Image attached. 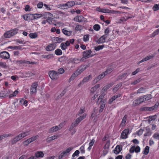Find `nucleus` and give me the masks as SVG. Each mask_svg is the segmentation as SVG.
Segmentation results:
<instances>
[{
    "label": "nucleus",
    "mask_w": 159,
    "mask_h": 159,
    "mask_svg": "<svg viewBox=\"0 0 159 159\" xmlns=\"http://www.w3.org/2000/svg\"><path fill=\"white\" fill-rule=\"evenodd\" d=\"M18 30L16 28H15L13 30L8 31L5 32L3 35L4 37L6 38H8L11 37L15 34L18 32Z\"/></svg>",
    "instance_id": "f257e3e1"
},
{
    "label": "nucleus",
    "mask_w": 159,
    "mask_h": 159,
    "mask_svg": "<svg viewBox=\"0 0 159 159\" xmlns=\"http://www.w3.org/2000/svg\"><path fill=\"white\" fill-rule=\"evenodd\" d=\"M38 86L37 82H35L32 83L30 89V93L31 95H35L37 92Z\"/></svg>",
    "instance_id": "f03ea898"
},
{
    "label": "nucleus",
    "mask_w": 159,
    "mask_h": 159,
    "mask_svg": "<svg viewBox=\"0 0 159 159\" xmlns=\"http://www.w3.org/2000/svg\"><path fill=\"white\" fill-rule=\"evenodd\" d=\"M73 149L72 147H70L67 148L66 150L61 152L58 156V159H61L64 157H66L68 155V153Z\"/></svg>",
    "instance_id": "7ed1b4c3"
},
{
    "label": "nucleus",
    "mask_w": 159,
    "mask_h": 159,
    "mask_svg": "<svg viewBox=\"0 0 159 159\" xmlns=\"http://www.w3.org/2000/svg\"><path fill=\"white\" fill-rule=\"evenodd\" d=\"M38 136H33L24 141L23 144L25 146H27L30 143L36 140L38 138Z\"/></svg>",
    "instance_id": "20e7f679"
},
{
    "label": "nucleus",
    "mask_w": 159,
    "mask_h": 159,
    "mask_svg": "<svg viewBox=\"0 0 159 159\" xmlns=\"http://www.w3.org/2000/svg\"><path fill=\"white\" fill-rule=\"evenodd\" d=\"M49 75L52 80H56L58 78V73L54 70L49 72Z\"/></svg>",
    "instance_id": "39448f33"
},
{
    "label": "nucleus",
    "mask_w": 159,
    "mask_h": 159,
    "mask_svg": "<svg viewBox=\"0 0 159 159\" xmlns=\"http://www.w3.org/2000/svg\"><path fill=\"white\" fill-rule=\"evenodd\" d=\"M101 12L104 13H112L113 14H117L119 13L120 14L121 13H122V12H120L119 11H116L114 10H111L108 9H101Z\"/></svg>",
    "instance_id": "423d86ee"
},
{
    "label": "nucleus",
    "mask_w": 159,
    "mask_h": 159,
    "mask_svg": "<svg viewBox=\"0 0 159 159\" xmlns=\"http://www.w3.org/2000/svg\"><path fill=\"white\" fill-rule=\"evenodd\" d=\"M130 133L129 129H124L121 134V137L122 139H125L128 137V134Z\"/></svg>",
    "instance_id": "0eeeda50"
},
{
    "label": "nucleus",
    "mask_w": 159,
    "mask_h": 159,
    "mask_svg": "<svg viewBox=\"0 0 159 159\" xmlns=\"http://www.w3.org/2000/svg\"><path fill=\"white\" fill-rule=\"evenodd\" d=\"M0 57L3 59H8L10 58V55L7 52L3 51L0 53Z\"/></svg>",
    "instance_id": "6e6552de"
},
{
    "label": "nucleus",
    "mask_w": 159,
    "mask_h": 159,
    "mask_svg": "<svg viewBox=\"0 0 159 159\" xmlns=\"http://www.w3.org/2000/svg\"><path fill=\"white\" fill-rule=\"evenodd\" d=\"M8 94H9V97L10 98L16 96L18 93V91L17 90H16L14 92H12L11 90H9L7 92Z\"/></svg>",
    "instance_id": "1a4fd4ad"
},
{
    "label": "nucleus",
    "mask_w": 159,
    "mask_h": 159,
    "mask_svg": "<svg viewBox=\"0 0 159 159\" xmlns=\"http://www.w3.org/2000/svg\"><path fill=\"white\" fill-rule=\"evenodd\" d=\"M144 101V99L143 96H142L139 97L137 99L135 100L133 102L135 105H137L141 104Z\"/></svg>",
    "instance_id": "9d476101"
},
{
    "label": "nucleus",
    "mask_w": 159,
    "mask_h": 159,
    "mask_svg": "<svg viewBox=\"0 0 159 159\" xmlns=\"http://www.w3.org/2000/svg\"><path fill=\"white\" fill-rule=\"evenodd\" d=\"M70 45L69 41H67L65 43H62L61 44L60 47L62 50H65L67 48V47Z\"/></svg>",
    "instance_id": "9b49d317"
},
{
    "label": "nucleus",
    "mask_w": 159,
    "mask_h": 159,
    "mask_svg": "<svg viewBox=\"0 0 159 159\" xmlns=\"http://www.w3.org/2000/svg\"><path fill=\"white\" fill-rule=\"evenodd\" d=\"M30 134V131H25L24 132H23L19 134H18V135L19 137L20 138V139L21 140L23 138H25L28 135Z\"/></svg>",
    "instance_id": "f8f14e48"
},
{
    "label": "nucleus",
    "mask_w": 159,
    "mask_h": 159,
    "mask_svg": "<svg viewBox=\"0 0 159 159\" xmlns=\"http://www.w3.org/2000/svg\"><path fill=\"white\" fill-rule=\"evenodd\" d=\"M155 55V54H154L147 56L146 57L144 58L142 60H141V61H140L139 62H138V64H139L140 63L143 62L148 61L150 59L153 58V57H154Z\"/></svg>",
    "instance_id": "ddd939ff"
},
{
    "label": "nucleus",
    "mask_w": 159,
    "mask_h": 159,
    "mask_svg": "<svg viewBox=\"0 0 159 159\" xmlns=\"http://www.w3.org/2000/svg\"><path fill=\"white\" fill-rule=\"evenodd\" d=\"M92 51L91 50H86L83 53V57L85 59L89 58L90 57V54Z\"/></svg>",
    "instance_id": "4468645a"
},
{
    "label": "nucleus",
    "mask_w": 159,
    "mask_h": 159,
    "mask_svg": "<svg viewBox=\"0 0 159 159\" xmlns=\"http://www.w3.org/2000/svg\"><path fill=\"white\" fill-rule=\"evenodd\" d=\"M56 48L54 44H51L47 46L46 48V50L48 51H51L53 50Z\"/></svg>",
    "instance_id": "2eb2a0df"
},
{
    "label": "nucleus",
    "mask_w": 159,
    "mask_h": 159,
    "mask_svg": "<svg viewBox=\"0 0 159 159\" xmlns=\"http://www.w3.org/2000/svg\"><path fill=\"white\" fill-rule=\"evenodd\" d=\"M84 18L83 16H80L75 17L74 18V20L76 22H81L83 21Z\"/></svg>",
    "instance_id": "dca6fc26"
},
{
    "label": "nucleus",
    "mask_w": 159,
    "mask_h": 159,
    "mask_svg": "<svg viewBox=\"0 0 159 159\" xmlns=\"http://www.w3.org/2000/svg\"><path fill=\"white\" fill-rule=\"evenodd\" d=\"M35 156L37 158H42L44 156V153L42 151H38L35 153Z\"/></svg>",
    "instance_id": "f3484780"
},
{
    "label": "nucleus",
    "mask_w": 159,
    "mask_h": 159,
    "mask_svg": "<svg viewBox=\"0 0 159 159\" xmlns=\"http://www.w3.org/2000/svg\"><path fill=\"white\" fill-rule=\"evenodd\" d=\"M106 35H104L102 36L98 40V43H101L105 42V40L106 38Z\"/></svg>",
    "instance_id": "a211bd4d"
},
{
    "label": "nucleus",
    "mask_w": 159,
    "mask_h": 159,
    "mask_svg": "<svg viewBox=\"0 0 159 159\" xmlns=\"http://www.w3.org/2000/svg\"><path fill=\"white\" fill-rule=\"evenodd\" d=\"M86 68L85 66H80L76 71L78 74H80L82 72L84 71Z\"/></svg>",
    "instance_id": "6ab92c4d"
},
{
    "label": "nucleus",
    "mask_w": 159,
    "mask_h": 159,
    "mask_svg": "<svg viewBox=\"0 0 159 159\" xmlns=\"http://www.w3.org/2000/svg\"><path fill=\"white\" fill-rule=\"evenodd\" d=\"M121 150V148L118 145H117L114 150V153L116 154H118Z\"/></svg>",
    "instance_id": "aec40b11"
},
{
    "label": "nucleus",
    "mask_w": 159,
    "mask_h": 159,
    "mask_svg": "<svg viewBox=\"0 0 159 159\" xmlns=\"http://www.w3.org/2000/svg\"><path fill=\"white\" fill-rule=\"evenodd\" d=\"M62 33L65 34V35L67 36H70L72 33V31H67L66 30V29L64 28L62 30Z\"/></svg>",
    "instance_id": "412c9836"
},
{
    "label": "nucleus",
    "mask_w": 159,
    "mask_h": 159,
    "mask_svg": "<svg viewBox=\"0 0 159 159\" xmlns=\"http://www.w3.org/2000/svg\"><path fill=\"white\" fill-rule=\"evenodd\" d=\"M100 87V85L99 84L96 85L94 87L91 88L90 89L91 92L92 93H94Z\"/></svg>",
    "instance_id": "4be33fe9"
},
{
    "label": "nucleus",
    "mask_w": 159,
    "mask_h": 159,
    "mask_svg": "<svg viewBox=\"0 0 159 159\" xmlns=\"http://www.w3.org/2000/svg\"><path fill=\"white\" fill-rule=\"evenodd\" d=\"M59 137L58 135H53L47 138V140L48 142H50L52 140L57 139Z\"/></svg>",
    "instance_id": "5701e85b"
},
{
    "label": "nucleus",
    "mask_w": 159,
    "mask_h": 159,
    "mask_svg": "<svg viewBox=\"0 0 159 159\" xmlns=\"http://www.w3.org/2000/svg\"><path fill=\"white\" fill-rule=\"evenodd\" d=\"M121 96L120 94H119L117 95H115L112 97L109 100V102L110 104H111L113 101L116 100L117 98L120 97Z\"/></svg>",
    "instance_id": "b1692460"
},
{
    "label": "nucleus",
    "mask_w": 159,
    "mask_h": 159,
    "mask_svg": "<svg viewBox=\"0 0 159 159\" xmlns=\"http://www.w3.org/2000/svg\"><path fill=\"white\" fill-rule=\"evenodd\" d=\"M63 38H59L57 37H55L54 39V41L55 43H60L63 41L65 40Z\"/></svg>",
    "instance_id": "393cba45"
},
{
    "label": "nucleus",
    "mask_w": 159,
    "mask_h": 159,
    "mask_svg": "<svg viewBox=\"0 0 159 159\" xmlns=\"http://www.w3.org/2000/svg\"><path fill=\"white\" fill-rule=\"evenodd\" d=\"M9 48L13 49V50H23L24 48H22L21 46H10L9 47Z\"/></svg>",
    "instance_id": "a878e982"
},
{
    "label": "nucleus",
    "mask_w": 159,
    "mask_h": 159,
    "mask_svg": "<svg viewBox=\"0 0 159 159\" xmlns=\"http://www.w3.org/2000/svg\"><path fill=\"white\" fill-rule=\"evenodd\" d=\"M31 14H26L23 16V18L25 20H30V18L32 17Z\"/></svg>",
    "instance_id": "bb28decb"
},
{
    "label": "nucleus",
    "mask_w": 159,
    "mask_h": 159,
    "mask_svg": "<svg viewBox=\"0 0 159 159\" xmlns=\"http://www.w3.org/2000/svg\"><path fill=\"white\" fill-rule=\"evenodd\" d=\"M18 135H17L11 141V143L12 144L16 143L17 142L21 140Z\"/></svg>",
    "instance_id": "cd10ccee"
},
{
    "label": "nucleus",
    "mask_w": 159,
    "mask_h": 159,
    "mask_svg": "<svg viewBox=\"0 0 159 159\" xmlns=\"http://www.w3.org/2000/svg\"><path fill=\"white\" fill-rule=\"evenodd\" d=\"M66 3L68 8H71L75 4V2L72 1L68 2Z\"/></svg>",
    "instance_id": "c85d7f7f"
},
{
    "label": "nucleus",
    "mask_w": 159,
    "mask_h": 159,
    "mask_svg": "<svg viewBox=\"0 0 159 159\" xmlns=\"http://www.w3.org/2000/svg\"><path fill=\"white\" fill-rule=\"evenodd\" d=\"M143 98L144 99V101H148L149 100L152 99V97L151 94H147L144 95L143 96Z\"/></svg>",
    "instance_id": "c756f323"
},
{
    "label": "nucleus",
    "mask_w": 159,
    "mask_h": 159,
    "mask_svg": "<svg viewBox=\"0 0 159 159\" xmlns=\"http://www.w3.org/2000/svg\"><path fill=\"white\" fill-rule=\"evenodd\" d=\"M12 136V134H5L0 135V141L6 138Z\"/></svg>",
    "instance_id": "7c9ffc66"
},
{
    "label": "nucleus",
    "mask_w": 159,
    "mask_h": 159,
    "mask_svg": "<svg viewBox=\"0 0 159 159\" xmlns=\"http://www.w3.org/2000/svg\"><path fill=\"white\" fill-rule=\"evenodd\" d=\"M80 60L77 58H71L70 61L73 63L77 64L80 62Z\"/></svg>",
    "instance_id": "2f4dec72"
},
{
    "label": "nucleus",
    "mask_w": 159,
    "mask_h": 159,
    "mask_svg": "<svg viewBox=\"0 0 159 159\" xmlns=\"http://www.w3.org/2000/svg\"><path fill=\"white\" fill-rule=\"evenodd\" d=\"M32 15V17L33 18V19H35L42 16V15L41 14H31Z\"/></svg>",
    "instance_id": "473e14b6"
},
{
    "label": "nucleus",
    "mask_w": 159,
    "mask_h": 159,
    "mask_svg": "<svg viewBox=\"0 0 159 159\" xmlns=\"http://www.w3.org/2000/svg\"><path fill=\"white\" fill-rule=\"evenodd\" d=\"M58 130H59V129L58 126H56L51 128L50 129L49 131L50 132H54L57 131Z\"/></svg>",
    "instance_id": "72a5a7b5"
},
{
    "label": "nucleus",
    "mask_w": 159,
    "mask_h": 159,
    "mask_svg": "<svg viewBox=\"0 0 159 159\" xmlns=\"http://www.w3.org/2000/svg\"><path fill=\"white\" fill-rule=\"evenodd\" d=\"M81 121L78 118H77L75 121V123H73L72 125V127H75L78 125V124Z\"/></svg>",
    "instance_id": "f704fd0d"
},
{
    "label": "nucleus",
    "mask_w": 159,
    "mask_h": 159,
    "mask_svg": "<svg viewBox=\"0 0 159 159\" xmlns=\"http://www.w3.org/2000/svg\"><path fill=\"white\" fill-rule=\"evenodd\" d=\"M53 57L52 54H49L48 55H42V57L43 58H46L47 59L52 58Z\"/></svg>",
    "instance_id": "c9c22d12"
},
{
    "label": "nucleus",
    "mask_w": 159,
    "mask_h": 159,
    "mask_svg": "<svg viewBox=\"0 0 159 159\" xmlns=\"http://www.w3.org/2000/svg\"><path fill=\"white\" fill-rule=\"evenodd\" d=\"M8 93L5 91H2L0 92V97L5 98L7 96Z\"/></svg>",
    "instance_id": "e433bc0d"
},
{
    "label": "nucleus",
    "mask_w": 159,
    "mask_h": 159,
    "mask_svg": "<svg viewBox=\"0 0 159 159\" xmlns=\"http://www.w3.org/2000/svg\"><path fill=\"white\" fill-rule=\"evenodd\" d=\"M149 147L147 146L145 147L144 151L143 152V153L145 155H147L149 153Z\"/></svg>",
    "instance_id": "4c0bfd02"
},
{
    "label": "nucleus",
    "mask_w": 159,
    "mask_h": 159,
    "mask_svg": "<svg viewBox=\"0 0 159 159\" xmlns=\"http://www.w3.org/2000/svg\"><path fill=\"white\" fill-rule=\"evenodd\" d=\"M79 75V74L76 71L72 75L70 79V80H73L75 77H76Z\"/></svg>",
    "instance_id": "58836bf2"
},
{
    "label": "nucleus",
    "mask_w": 159,
    "mask_h": 159,
    "mask_svg": "<svg viewBox=\"0 0 159 159\" xmlns=\"http://www.w3.org/2000/svg\"><path fill=\"white\" fill-rule=\"evenodd\" d=\"M29 36L31 38L35 39L38 37V34L36 33H31L29 34Z\"/></svg>",
    "instance_id": "ea45409f"
},
{
    "label": "nucleus",
    "mask_w": 159,
    "mask_h": 159,
    "mask_svg": "<svg viewBox=\"0 0 159 159\" xmlns=\"http://www.w3.org/2000/svg\"><path fill=\"white\" fill-rule=\"evenodd\" d=\"M91 77V75H89L87 77L84 78L82 81L84 83L88 81Z\"/></svg>",
    "instance_id": "a19ab883"
},
{
    "label": "nucleus",
    "mask_w": 159,
    "mask_h": 159,
    "mask_svg": "<svg viewBox=\"0 0 159 159\" xmlns=\"http://www.w3.org/2000/svg\"><path fill=\"white\" fill-rule=\"evenodd\" d=\"M46 15H48V16L49 17L48 19L46 20V22H48L49 24H50V20L49 19V18L52 17V15L50 12H47L46 13Z\"/></svg>",
    "instance_id": "79ce46f5"
},
{
    "label": "nucleus",
    "mask_w": 159,
    "mask_h": 159,
    "mask_svg": "<svg viewBox=\"0 0 159 159\" xmlns=\"http://www.w3.org/2000/svg\"><path fill=\"white\" fill-rule=\"evenodd\" d=\"M15 61V63L18 65L21 64H26V61L25 60H17Z\"/></svg>",
    "instance_id": "37998d69"
},
{
    "label": "nucleus",
    "mask_w": 159,
    "mask_h": 159,
    "mask_svg": "<svg viewBox=\"0 0 159 159\" xmlns=\"http://www.w3.org/2000/svg\"><path fill=\"white\" fill-rule=\"evenodd\" d=\"M127 120V117L126 116H124L122 119V121L121 122L120 125L123 126L124 125L125 123H126Z\"/></svg>",
    "instance_id": "c03bdc74"
},
{
    "label": "nucleus",
    "mask_w": 159,
    "mask_h": 159,
    "mask_svg": "<svg viewBox=\"0 0 159 159\" xmlns=\"http://www.w3.org/2000/svg\"><path fill=\"white\" fill-rule=\"evenodd\" d=\"M55 53L57 55H61L62 54V52L60 49H57L55 51Z\"/></svg>",
    "instance_id": "a18cd8bd"
},
{
    "label": "nucleus",
    "mask_w": 159,
    "mask_h": 159,
    "mask_svg": "<svg viewBox=\"0 0 159 159\" xmlns=\"http://www.w3.org/2000/svg\"><path fill=\"white\" fill-rule=\"evenodd\" d=\"M95 141L94 139H93L89 143V146L88 148V150H90L92 148V147L93 146Z\"/></svg>",
    "instance_id": "49530a36"
},
{
    "label": "nucleus",
    "mask_w": 159,
    "mask_h": 159,
    "mask_svg": "<svg viewBox=\"0 0 159 159\" xmlns=\"http://www.w3.org/2000/svg\"><path fill=\"white\" fill-rule=\"evenodd\" d=\"M105 95V92H103L102 93L101 95L99 96L98 98V101L100 102H102V99L103 98L104 96Z\"/></svg>",
    "instance_id": "de8ad7c7"
},
{
    "label": "nucleus",
    "mask_w": 159,
    "mask_h": 159,
    "mask_svg": "<svg viewBox=\"0 0 159 159\" xmlns=\"http://www.w3.org/2000/svg\"><path fill=\"white\" fill-rule=\"evenodd\" d=\"M60 7L62 9H68V7H67V5H66V3L65 4H61L59 5Z\"/></svg>",
    "instance_id": "09e8293b"
},
{
    "label": "nucleus",
    "mask_w": 159,
    "mask_h": 159,
    "mask_svg": "<svg viewBox=\"0 0 159 159\" xmlns=\"http://www.w3.org/2000/svg\"><path fill=\"white\" fill-rule=\"evenodd\" d=\"M122 85L121 84H117L116 86L113 89V90L114 92H116L118 90L119 88Z\"/></svg>",
    "instance_id": "8fccbe9b"
},
{
    "label": "nucleus",
    "mask_w": 159,
    "mask_h": 159,
    "mask_svg": "<svg viewBox=\"0 0 159 159\" xmlns=\"http://www.w3.org/2000/svg\"><path fill=\"white\" fill-rule=\"evenodd\" d=\"M113 70V68H110L107 69L106 71L104 72L105 74L107 75L108 74L110 73Z\"/></svg>",
    "instance_id": "3c124183"
},
{
    "label": "nucleus",
    "mask_w": 159,
    "mask_h": 159,
    "mask_svg": "<svg viewBox=\"0 0 159 159\" xmlns=\"http://www.w3.org/2000/svg\"><path fill=\"white\" fill-rule=\"evenodd\" d=\"M145 92V89L143 88H141L139 89L137 91L138 93H144Z\"/></svg>",
    "instance_id": "603ef678"
},
{
    "label": "nucleus",
    "mask_w": 159,
    "mask_h": 159,
    "mask_svg": "<svg viewBox=\"0 0 159 159\" xmlns=\"http://www.w3.org/2000/svg\"><path fill=\"white\" fill-rule=\"evenodd\" d=\"M68 57L66 56H62L59 59V60L61 62H62L63 61H65L67 60Z\"/></svg>",
    "instance_id": "864d4df0"
},
{
    "label": "nucleus",
    "mask_w": 159,
    "mask_h": 159,
    "mask_svg": "<svg viewBox=\"0 0 159 159\" xmlns=\"http://www.w3.org/2000/svg\"><path fill=\"white\" fill-rule=\"evenodd\" d=\"M100 26L98 24H95L93 26V29L96 31L99 30H100Z\"/></svg>",
    "instance_id": "5fc2aeb1"
},
{
    "label": "nucleus",
    "mask_w": 159,
    "mask_h": 159,
    "mask_svg": "<svg viewBox=\"0 0 159 159\" xmlns=\"http://www.w3.org/2000/svg\"><path fill=\"white\" fill-rule=\"evenodd\" d=\"M104 47V45H99L97 47H95V50L96 51H98L102 49Z\"/></svg>",
    "instance_id": "6e6d98bb"
},
{
    "label": "nucleus",
    "mask_w": 159,
    "mask_h": 159,
    "mask_svg": "<svg viewBox=\"0 0 159 159\" xmlns=\"http://www.w3.org/2000/svg\"><path fill=\"white\" fill-rule=\"evenodd\" d=\"M127 73H124L118 76V80H120L124 78L125 76H127Z\"/></svg>",
    "instance_id": "4d7b16f0"
},
{
    "label": "nucleus",
    "mask_w": 159,
    "mask_h": 159,
    "mask_svg": "<svg viewBox=\"0 0 159 159\" xmlns=\"http://www.w3.org/2000/svg\"><path fill=\"white\" fill-rule=\"evenodd\" d=\"M127 20V19H126L124 17H122L119 20L118 23H121L122 22L126 21Z\"/></svg>",
    "instance_id": "13d9d810"
},
{
    "label": "nucleus",
    "mask_w": 159,
    "mask_h": 159,
    "mask_svg": "<svg viewBox=\"0 0 159 159\" xmlns=\"http://www.w3.org/2000/svg\"><path fill=\"white\" fill-rule=\"evenodd\" d=\"M89 35L87 34L84 35L83 37V40L84 42L88 41L89 40Z\"/></svg>",
    "instance_id": "bf43d9fd"
},
{
    "label": "nucleus",
    "mask_w": 159,
    "mask_h": 159,
    "mask_svg": "<svg viewBox=\"0 0 159 159\" xmlns=\"http://www.w3.org/2000/svg\"><path fill=\"white\" fill-rule=\"evenodd\" d=\"M64 72V70L62 68H60L58 70V74H62Z\"/></svg>",
    "instance_id": "052dcab7"
},
{
    "label": "nucleus",
    "mask_w": 159,
    "mask_h": 159,
    "mask_svg": "<svg viewBox=\"0 0 159 159\" xmlns=\"http://www.w3.org/2000/svg\"><path fill=\"white\" fill-rule=\"evenodd\" d=\"M82 29V26L81 25H78L76 26L75 30H80Z\"/></svg>",
    "instance_id": "680f3d73"
},
{
    "label": "nucleus",
    "mask_w": 159,
    "mask_h": 159,
    "mask_svg": "<svg viewBox=\"0 0 159 159\" xmlns=\"http://www.w3.org/2000/svg\"><path fill=\"white\" fill-rule=\"evenodd\" d=\"M85 110V108L84 107H82L80 108V110L79 112V114H81L84 113Z\"/></svg>",
    "instance_id": "e2e57ef3"
},
{
    "label": "nucleus",
    "mask_w": 159,
    "mask_h": 159,
    "mask_svg": "<svg viewBox=\"0 0 159 159\" xmlns=\"http://www.w3.org/2000/svg\"><path fill=\"white\" fill-rule=\"evenodd\" d=\"M80 153V152L79 150H77L75 151V152L73 154L72 157H74L75 156H78V155Z\"/></svg>",
    "instance_id": "0e129e2a"
},
{
    "label": "nucleus",
    "mask_w": 159,
    "mask_h": 159,
    "mask_svg": "<svg viewBox=\"0 0 159 159\" xmlns=\"http://www.w3.org/2000/svg\"><path fill=\"white\" fill-rule=\"evenodd\" d=\"M153 137L159 140V134L158 133H155L153 135Z\"/></svg>",
    "instance_id": "69168bd1"
},
{
    "label": "nucleus",
    "mask_w": 159,
    "mask_h": 159,
    "mask_svg": "<svg viewBox=\"0 0 159 159\" xmlns=\"http://www.w3.org/2000/svg\"><path fill=\"white\" fill-rule=\"evenodd\" d=\"M159 33V28L156 30L152 34V36L154 37Z\"/></svg>",
    "instance_id": "338daca9"
},
{
    "label": "nucleus",
    "mask_w": 159,
    "mask_h": 159,
    "mask_svg": "<svg viewBox=\"0 0 159 159\" xmlns=\"http://www.w3.org/2000/svg\"><path fill=\"white\" fill-rule=\"evenodd\" d=\"M153 8L155 9V11L159 10V4H155L153 6Z\"/></svg>",
    "instance_id": "774afa93"
}]
</instances>
